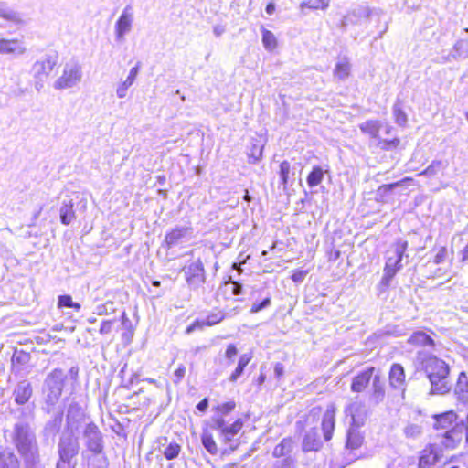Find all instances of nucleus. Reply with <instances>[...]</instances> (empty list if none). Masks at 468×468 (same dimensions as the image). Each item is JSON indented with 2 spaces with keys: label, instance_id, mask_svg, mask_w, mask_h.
I'll return each mask as SVG.
<instances>
[{
  "label": "nucleus",
  "instance_id": "obj_46",
  "mask_svg": "<svg viewBox=\"0 0 468 468\" xmlns=\"http://www.w3.org/2000/svg\"><path fill=\"white\" fill-rule=\"evenodd\" d=\"M223 289L225 292H231L232 295H239L242 292V285L238 282L232 281L231 277H229L228 282H225Z\"/></svg>",
  "mask_w": 468,
  "mask_h": 468
},
{
  "label": "nucleus",
  "instance_id": "obj_31",
  "mask_svg": "<svg viewBox=\"0 0 468 468\" xmlns=\"http://www.w3.org/2000/svg\"><path fill=\"white\" fill-rule=\"evenodd\" d=\"M381 127L382 124L380 121L378 120H368L359 124L360 131L374 139L379 138V131Z\"/></svg>",
  "mask_w": 468,
  "mask_h": 468
},
{
  "label": "nucleus",
  "instance_id": "obj_16",
  "mask_svg": "<svg viewBox=\"0 0 468 468\" xmlns=\"http://www.w3.org/2000/svg\"><path fill=\"white\" fill-rule=\"evenodd\" d=\"M27 48L22 39L13 38L5 39L0 38V54L1 55H12L14 57H19L25 54Z\"/></svg>",
  "mask_w": 468,
  "mask_h": 468
},
{
  "label": "nucleus",
  "instance_id": "obj_28",
  "mask_svg": "<svg viewBox=\"0 0 468 468\" xmlns=\"http://www.w3.org/2000/svg\"><path fill=\"white\" fill-rule=\"evenodd\" d=\"M359 427L351 425L347 431L346 447L350 450L358 449L364 441V438L358 430Z\"/></svg>",
  "mask_w": 468,
  "mask_h": 468
},
{
  "label": "nucleus",
  "instance_id": "obj_38",
  "mask_svg": "<svg viewBox=\"0 0 468 468\" xmlns=\"http://www.w3.org/2000/svg\"><path fill=\"white\" fill-rule=\"evenodd\" d=\"M324 170L320 166H314L307 176V183L310 187L318 186L324 178Z\"/></svg>",
  "mask_w": 468,
  "mask_h": 468
},
{
  "label": "nucleus",
  "instance_id": "obj_32",
  "mask_svg": "<svg viewBox=\"0 0 468 468\" xmlns=\"http://www.w3.org/2000/svg\"><path fill=\"white\" fill-rule=\"evenodd\" d=\"M133 8L131 5H127L119 19L116 22L115 29H128L133 23Z\"/></svg>",
  "mask_w": 468,
  "mask_h": 468
},
{
  "label": "nucleus",
  "instance_id": "obj_55",
  "mask_svg": "<svg viewBox=\"0 0 468 468\" xmlns=\"http://www.w3.org/2000/svg\"><path fill=\"white\" fill-rule=\"evenodd\" d=\"M186 374V367L184 365H179L178 367L174 372L173 382L175 384H179L184 378Z\"/></svg>",
  "mask_w": 468,
  "mask_h": 468
},
{
  "label": "nucleus",
  "instance_id": "obj_42",
  "mask_svg": "<svg viewBox=\"0 0 468 468\" xmlns=\"http://www.w3.org/2000/svg\"><path fill=\"white\" fill-rule=\"evenodd\" d=\"M262 43L268 51H273L278 47V40L271 31H263Z\"/></svg>",
  "mask_w": 468,
  "mask_h": 468
},
{
  "label": "nucleus",
  "instance_id": "obj_40",
  "mask_svg": "<svg viewBox=\"0 0 468 468\" xmlns=\"http://www.w3.org/2000/svg\"><path fill=\"white\" fill-rule=\"evenodd\" d=\"M201 441L204 448L212 455L218 453V446L213 436L208 431H204L201 436Z\"/></svg>",
  "mask_w": 468,
  "mask_h": 468
},
{
  "label": "nucleus",
  "instance_id": "obj_56",
  "mask_svg": "<svg viewBox=\"0 0 468 468\" xmlns=\"http://www.w3.org/2000/svg\"><path fill=\"white\" fill-rule=\"evenodd\" d=\"M447 257V249L446 247L442 246L439 249L437 254L434 257L433 262L435 264H441L445 261Z\"/></svg>",
  "mask_w": 468,
  "mask_h": 468
},
{
  "label": "nucleus",
  "instance_id": "obj_29",
  "mask_svg": "<svg viewBox=\"0 0 468 468\" xmlns=\"http://www.w3.org/2000/svg\"><path fill=\"white\" fill-rule=\"evenodd\" d=\"M350 71V59L346 56L339 57L334 69L335 78L341 80H346L349 76Z\"/></svg>",
  "mask_w": 468,
  "mask_h": 468
},
{
  "label": "nucleus",
  "instance_id": "obj_48",
  "mask_svg": "<svg viewBox=\"0 0 468 468\" xmlns=\"http://www.w3.org/2000/svg\"><path fill=\"white\" fill-rule=\"evenodd\" d=\"M181 447L177 443L173 442L165 448L163 453L167 460H173L178 456Z\"/></svg>",
  "mask_w": 468,
  "mask_h": 468
},
{
  "label": "nucleus",
  "instance_id": "obj_35",
  "mask_svg": "<svg viewBox=\"0 0 468 468\" xmlns=\"http://www.w3.org/2000/svg\"><path fill=\"white\" fill-rule=\"evenodd\" d=\"M448 166V161L446 160H433L430 165L427 166L426 169H424L420 176H434L437 175L440 171L446 169Z\"/></svg>",
  "mask_w": 468,
  "mask_h": 468
},
{
  "label": "nucleus",
  "instance_id": "obj_21",
  "mask_svg": "<svg viewBox=\"0 0 468 468\" xmlns=\"http://www.w3.org/2000/svg\"><path fill=\"white\" fill-rule=\"evenodd\" d=\"M33 389L28 380L19 381L13 390L15 402L18 405L26 404L32 397Z\"/></svg>",
  "mask_w": 468,
  "mask_h": 468
},
{
  "label": "nucleus",
  "instance_id": "obj_47",
  "mask_svg": "<svg viewBox=\"0 0 468 468\" xmlns=\"http://www.w3.org/2000/svg\"><path fill=\"white\" fill-rule=\"evenodd\" d=\"M224 318H225V314L221 311H218V312L209 314L206 317V319L202 322V324L204 325L211 326V325H215V324L220 323Z\"/></svg>",
  "mask_w": 468,
  "mask_h": 468
},
{
  "label": "nucleus",
  "instance_id": "obj_14",
  "mask_svg": "<svg viewBox=\"0 0 468 468\" xmlns=\"http://www.w3.org/2000/svg\"><path fill=\"white\" fill-rule=\"evenodd\" d=\"M386 396L385 379L378 372L373 378L371 388L368 391V403L372 406H378L384 401Z\"/></svg>",
  "mask_w": 468,
  "mask_h": 468
},
{
  "label": "nucleus",
  "instance_id": "obj_52",
  "mask_svg": "<svg viewBox=\"0 0 468 468\" xmlns=\"http://www.w3.org/2000/svg\"><path fill=\"white\" fill-rule=\"evenodd\" d=\"M226 423L222 415L218 414L214 416L212 419L211 428L214 430L220 431L221 434L223 433L224 429H226Z\"/></svg>",
  "mask_w": 468,
  "mask_h": 468
},
{
  "label": "nucleus",
  "instance_id": "obj_5",
  "mask_svg": "<svg viewBox=\"0 0 468 468\" xmlns=\"http://www.w3.org/2000/svg\"><path fill=\"white\" fill-rule=\"evenodd\" d=\"M58 62V54L52 50L32 65L31 73L35 79V88L37 91L43 88V81L48 79Z\"/></svg>",
  "mask_w": 468,
  "mask_h": 468
},
{
  "label": "nucleus",
  "instance_id": "obj_43",
  "mask_svg": "<svg viewBox=\"0 0 468 468\" xmlns=\"http://www.w3.org/2000/svg\"><path fill=\"white\" fill-rule=\"evenodd\" d=\"M404 435L409 439H416L422 433V427L419 424L409 423L403 429Z\"/></svg>",
  "mask_w": 468,
  "mask_h": 468
},
{
  "label": "nucleus",
  "instance_id": "obj_61",
  "mask_svg": "<svg viewBox=\"0 0 468 468\" xmlns=\"http://www.w3.org/2000/svg\"><path fill=\"white\" fill-rule=\"evenodd\" d=\"M72 298L69 295H61L58 297V307H70L72 305Z\"/></svg>",
  "mask_w": 468,
  "mask_h": 468
},
{
  "label": "nucleus",
  "instance_id": "obj_22",
  "mask_svg": "<svg viewBox=\"0 0 468 468\" xmlns=\"http://www.w3.org/2000/svg\"><path fill=\"white\" fill-rule=\"evenodd\" d=\"M322 446V441L320 439L318 430L315 427H312L311 430L306 431L304 434L302 449L303 452L318 451Z\"/></svg>",
  "mask_w": 468,
  "mask_h": 468
},
{
  "label": "nucleus",
  "instance_id": "obj_58",
  "mask_svg": "<svg viewBox=\"0 0 468 468\" xmlns=\"http://www.w3.org/2000/svg\"><path fill=\"white\" fill-rule=\"evenodd\" d=\"M114 322H115V320H104V321H102V323L101 324V328H100V333L101 335L110 334L112 332V329Z\"/></svg>",
  "mask_w": 468,
  "mask_h": 468
},
{
  "label": "nucleus",
  "instance_id": "obj_63",
  "mask_svg": "<svg viewBox=\"0 0 468 468\" xmlns=\"http://www.w3.org/2000/svg\"><path fill=\"white\" fill-rule=\"evenodd\" d=\"M284 374V367L281 363H276L274 366V375L277 378H280Z\"/></svg>",
  "mask_w": 468,
  "mask_h": 468
},
{
  "label": "nucleus",
  "instance_id": "obj_44",
  "mask_svg": "<svg viewBox=\"0 0 468 468\" xmlns=\"http://www.w3.org/2000/svg\"><path fill=\"white\" fill-rule=\"evenodd\" d=\"M11 361L14 367L16 366H24L30 361V355L24 351H15Z\"/></svg>",
  "mask_w": 468,
  "mask_h": 468
},
{
  "label": "nucleus",
  "instance_id": "obj_45",
  "mask_svg": "<svg viewBox=\"0 0 468 468\" xmlns=\"http://www.w3.org/2000/svg\"><path fill=\"white\" fill-rule=\"evenodd\" d=\"M63 420V412L59 410L54 418L46 424V430L51 431L52 432H58L60 429Z\"/></svg>",
  "mask_w": 468,
  "mask_h": 468
},
{
  "label": "nucleus",
  "instance_id": "obj_25",
  "mask_svg": "<svg viewBox=\"0 0 468 468\" xmlns=\"http://www.w3.org/2000/svg\"><path fill=\"white\" fill-rule=\"evenodd\" d=\"M21 462L10 449H0V468H20Z\"/></svg>",
  "mask_w": 468,
  "mask_h": 468
},
{
  "label": "nucleus",
  "instance_id": "obj_18",
  "mask_svg": "<svg viewBox=\"0 0 468 468\" xmlns=\"http://www.w3.org/2000/svg\"><path fill=\"white\" fill-rule=\"evenodd\" d=\"M406 375L404 367L398 363L391 366L389 370V385L392 388L400 390L402 393L406 390Z\"/></svg>",
  "mask_w": 468,
  "mask_h": 468
},
{
  "label": "nucleus",
  "instance_id": "obj_33",
  "mask_svg": "<svg viewBox=\"0 0 468 468\" xmlns=\"http://www.w3.org/2000/svg\"><path fill=\"white\" fill-rule=\"evenodd\" d=\"M330 0H305L300 4V11L303 15L308 13V10H324L329 6Z\"/></svg>",
  "mask_w": 468,
  "mask_h": 468
},
{
  "label": "nucleus",
  "instance_id": "obj_7",
  "mask_svg": "<svg viewBox=\"0 0 468 468\" xmlns=\"http://www.w3.org/2000/svg\"><path fill=\"white\" fill-rule=\"evenodd\" d=\"M82 78V69L79 63L69 62L64 67L62 75L54 82V89L66 90L76 86Z\"/></svg>",
  "mask_w": 468,
  "mask_h": 468
},
{
  "label": "nucleus",
  "instance_id": "obj_10",
  "mask_svg": "<svg viewBox=\"0 0 468 468\" xmlns=\"http://www.w3.org/2000/svg\"><path fill=\"white\" fill-rule=\"evenodd\" d=\"M85 412L82 407L75 401L69 403L66 414V426L64 430L78 431L84 421Z\"/></svg>",
  "mask_w": 468,
  "mask_h": 468
},
{
  "label": "nucleus",
  "instance_id": "obj_19",
  "mask_svg": "<svg viewBox=\"0 0 468 468\" xmlns=\"http://www.w3.org/2000/svg\"><path fill=\"white\" fill-rule=\"evenodd\" d=\"M322 414V409L320 407L312 408L307 414L301 415L299 420L296 422L298 430H305L312 427H315L317 429V424L320 420V416Z\"/></svg>",
  "mask_w": 468,
  "mask_h": 468
},
{
  "label": "nucleus",
  "instance_id": "obj_51",
  "mask_svg": "<svg viewBox=\"0 0 468 468\" xmlns=\"http://www.w3.org/2000/svg\"><path fill=\"white\" fill-rule=\"evenodd\" d=\"M290 169L291 165L287 161H283L280 165V178L284 186L287 184Z\"/></svg>",
  "mask_w": 468,
  "mask_h": 468
},
{
  "label": "nucleus",
  "instance_id": "obj_49",
  "mask_svg": "<svg viewBox=\"0 0 468 468\" xmlns=\"http://www.w3.org/2000/svg\"><path fill=\"white\" fill-rule=\"evenodd\" d=\"M271 305V297L268 295L262 299V301L258 302L255 301L250 308V313L255 314L258 313Z\"/></svg>",
  "mask_w": 468,
  "mask_h": 468
},
{
  "label": "nucleus",
  "instance_id": "obj_57",
  "mask_svg": "<svg viewBox=\"0 0 468 468\" xmlns=\"http://www.w3.org/2000/svg\"><path fill=\"white\" fill-rule=\"evenodd\" d=\"M76 461L58 458L56 463V468H76Z\"/></svg>",
  "mask_w": 468,
  "mask_h": 468
},
{
  "label": "nucleus",
  "instance_id": "obj_12",
  "mask_svg": "<svg viewBox=\"0 0 468 468\" xmlns=\"http://www.w3.org/2000/svg\"><path fill=\"white\" fill-rule=\"evenodd\" d=\"M192 238V229L189 227L176 226L165 234V242L168 249L176 247L183 242L189 241Z\"/></svg>",
  "mask_w": 468,
  "mask_h": 468
},
{
  "label": "nucleus",
  "instance_id": "obj_6",
  "mask_svg": "<svg viewBox=\"0 0 468 468\" xmlns=\"http://www.w3.org/2000/svg\"><path fill=\"white\" fill-rule=\"evenodd\" d=\"M77 431L64 430L59 437L58 442V458L75 461L78 456L80 444Z\"/></svg>",
  "mask_w": 468,
  "mask_h": 468
},
{
  "label": "nucleus",
  "instance_id": "obj_2",
  "mask_svg": "<svg viewBox=\"0 0 468 468\" xmlns=\"http://www.w3.org/2000/svg\"><path fill=\"white\" fill-rule=\"evenodd\" d=\"M11 442L23 458L27 467H34L40 461L39 448L36 434L26 421L15 423L10 433Z\"/></svg>",
  "mask_w": 468,
  "mask_h": 468
},
{
  "label": "nucleus",
  "instance_id": "obj_59",
  "mask_svg": "<svg viewBox=\"0 0 468 468\" xmlns=\"http://www.w3.org/2000/svg\"><path fill=\"white\" fill-rule=\"evenodd\" d=\"M381 148L384 150H389L392 148H396L399 144V140L398 138L392 140H382L380 142Z\"/></svg>",
  "mask_w": 468,
  "mask_h": 468
},
{
  "label": "nucleus",
  "instance_id": "obj_50",
  "mask_svg": "<svg viewBox=\"0 0 468 468\" xmlns=\"http://www.w3.org/2000/svg\"><path fill=\"white\" fill-rule=\"evenodd\" d=\"M114 311V303L111 301L106 302L103 304L97 305L95 308V314L98 315H106Z\"/></svg>",
  "mask_w": 468,
  "mask_h": 468
},
{
  "label": "nucleus",
  "instance_id": "obj_24",
  "mask_svg": "<svg viewBox=\"0 0 468 468\" xmlns=\"http://www.w3.org/2000/svg\"><path fill=\"white\" fill-rule=\"evenodd\" d=\"M454 395L458 402L463 406H468V377L463 371L459 374L454 388Z\"/></svg>",
  "mask_w": 468,
  "mask_h": 468
},
{
  "label": "nucleus",
  "instance_id": "obj_26",
  "mask_svg": "<svg viewBox=\"0 0 468 468\" xmlns=\"http://www.w3.org/2000/svg\"><path fill=\"white\" fill-rule=\"evenodd\" d=\"M74 205L72 198L63 200L59 209L60 221L63 225H69L76 219Z\"/></svg>",
  "mask_w": 468,
  "mask_h": 468
},
{
  "label": "nucleus",
  "instance_id": "obj_39",
  "mask_svg": "<svg viewBox=\"0 0 468 468\" xmlns=\"http://www.w3.org/2000/svg\"><path fill=\"white\" fill-rule=\"evenodd\" d=\"M243 422L240 419L235 420L230 426H227L221 434L226 441H231V439L241 430Z\"/></svg>",
  "mask_w": 468,
  "mask_h": 468
},
{
  "label": "nucleus",
  "instance_id": "obj_23",
  "mask_svg": "<svg viewBox=\"0 0 468 468\" xmlns=\"http://www.w3.org/2000/svg\"><path fill=\"white\" fill-rule=\"evenodd\" d=\"M335 409L333 405L329 406L324 413L322 420V430L324 432V438L326 441H330L335 430Z\"/></svg>",
  "mask_w": 468,
  "mask_h": 468
},
{
  "label": "nucleus",
  "instance_id": "obj_53",
  "mask_svg": "<svg viewBox=\"0 0 468 468\" xmlns=\"http://www.w3.org/2000/svg\"><path fill=\"white\" fill-rule=\"evenodd\" d=\"M238 354V349L235 345L229 344L225 351V357L228 360L227 365L229 366L234 362V358Z\"/></svg>",
  "mask_w": 468,
  "mask_h": 468
},
{
  "label": "nucleus",
  "instance_id": "obj_36",
  "mask_svg": "<svg viewBox=\"0 0 468 468\" xmlns=\"http://www.w3.org/2000/svg\"><path fill=\"white\" fill-rule=\"evenodd\" d=\"M402 182L403 181H398L391 184L381 185L376 192L377 199L382 202L387 201V198L389 197L391 192L398 186H401Z\"/></svg>",
  "mask_w": 468,
  "mask_h": 468
},
{
  "label": "nucleus",
  "instance_id": "obj_15",
  "mask_svg": "<svg viewBox=\"0 0 468 468\" xmlns=\"http://www.w3.org/2000/svg\"><path fill=\"white\" fill-rule=\"evenodd\" d=\"M378 372L374 367L366 369L356 375L351 382L350 389L352 392L361 393L366 390L370 381H373L375 374Z\"/></svg>",
  "mask_w": 468,
  "mask_h": 468
},
{
  "label": "nucleus",
  "instance_id": "obj_20",
  "mask_svg": "<svg viewBox=\"0 0 468 468\" xmlns=\"http://www.w3.org/2000/svg\"><path fill=\"white\" fill-rule=\"evenodd\" d=\"M346 411L352 419V425L356 427L364 425L367 412L363 402L358 400L353 401L347 406Z\"/></svg>",
  "mask_w": 468,
  "mask_h": 468
},
{
  "label": "nucleus",
  "instance_id": "obj_27",
  "mask_svg": "<svg viewBox=\"0 0 468 468\" xmlns=\"http://www.w3.org/2000/svg\"><path fill=\"white\" fill-rule=\"evenodd\" d=\"M265 139L262 136L253 137L249 147L248 156L251 163L258 162L262 156Z\"/></svg>",
  "mask_w": 468,
  "mask_h": 468
},
{
  "label": "nucleus",
  "instance_id": "obj_11",
  "mask_svg": "<svg viewBox=\"0 0 468 468\" xmlns=\"http://www.w3.org/2000/svg\"><path fill=\"white\" fill-rule=\"evenodd\" d=\"M0 17L10 26L26 27L30 21L27 14L14 10L5 2H0Z\"/></svg>",
  "mask_w": 468,
  "mask_h": 468
},
{
  "label": "nucleus",
  "instance_id": "obj_54",
  "mask_svg": "<svg viewBox=\"0 0 468 468\" xmlns=\"http://www.w3.org/2000/svg\"><path fill=\"white\" fill-rule=\"evenodd\" d=\"M236 404L234 401H228L221 405H218L216 410L218 412V414L225 416L229 414L230 411H232L235 408Z\"/></svg>",
  "mask_w": 468,
  "mask_h": 468
},
{
  "label": "nucleus",
  "instance_id": "obj_13",
  "mask_svg": "<svg viewBox=\"0 0 468 468\" xmlns=\"http://www.w3.org/2000/svg\"><path fill=\"white\" fill-rule=\"evenodd\" d=\"M442 456V449L436 443L429 444L420 452L419 468H431Z\"/></svg>",
  "mask_w": 468,
  "mask_h": 468
},
{
  "label": "nucleus",
  "instance_id": "obj_4",
  "mask_svg": "<svg viewBox=\"0 0 468 468\" xmlns=\"http://www.w3.org/2000/svg\"><path fill=\"white\" fill-rule=\"evenodd\" d=\"M408 249V241L401 239L390 245L386 253V263L384 267V274L381 278L380 284L388 287L391 280L397 272L403 267L402 260ZM408 257V255H406Z\"/></svg>",
  "mask_w": 468,
  "mask_h": 468
},
{
  "label": "nucleus",
  "instance_id": "obj_62",
  "mask_svg": "<svg viewBox=\"0 0 468 468\" xmlns=\"http://www.w3.org/2000/svg\"><path fill=\"white\" fill-rule=\"evenodd\" d=\"M309 270H297L294 271V282H300L308 273Z\"/></svg>",
  "mask_w": 468,
  "mask_h": 468
},
{
  "label": "nucleus",
  "instance_id": "obj_60",
  "mask_svg": "<svg viewBox=\"0 0 468 468\" xmlns=\"http://www.w3.org/2000/svg\"><path fill=\"white\" fill-rule=\"evenodd\" d=\"M128 86L124 82H120L116 88V95L119 99H123L127 95Z\"/></svg>",
  "mask_w": 468,
  "mask_h": 468
},
{
  "label": "nucleus",
  "instance_id": "obj_41",
  "mask_svg": "<svg viewBox=\"0 0 468 468\" xmlns=\"http://www.w3.org/2000/svg\"><path fill=\"white\" fill-rule=\"evenodd\" d=\"M452 56L455 58H465L468 56V41L458 40L453 47Z\"/></svg>",
  "mask_w": 468,
  "mask_h": 468
},
{
  "label": "nucleus",
  "instance_id": "obj_34",
  "mask_svg": "<svg viewBox=\"0 0 468 468\" xmlns=\"http://www.w3.org/2000/svg\"><path fill=\"white\" fill-rule=\"evenodd\" d=\"M252 356L250 354H243L239 356L238 365L232 374L229 376V380L230 382H236L238 378L243 374L244 368L251 360Z\"/></svg>",
  "mask_w": 468,
  "mask_h": 468
},
{
  "label": "nucleus",
  "instance_id": "obj_8",
  "mask_svg": "<svg viewBox=\"0 0 468 468\" xmlns=\"http://www.w3.org/2000/svg\"><path fill=\"white\" fill-rule=\"evenodd\" d=\"M83 438L88 451L95 455L102 452L103 436L99 427L94 422L88 423L83 430Z\"/></svg>",
  "mask_w": 468,
  "mask_h": 468
},
{
  "label": "nucleus",
  "instance_id": "obj_37",
  "mask_svg": "<svg viewBox=\"0 0 468 468\" xmlns=\"http://www.w3.org/2000/svg\"><path fill=\"white\" fill-rule=\"evenodd\" d=\"M392 112L395 118V122L401 127H405L408 122V116L402 110L400 102L397 101L392 108Z\"/></svg>",
  "mask_w": 468,
  "mask_h": 468
},
{
  "label": "nucleus",
  "instance_id": "obj_64",
  "mask_svg": "<svg viewBox=\"0 0 468 468\" xmlns=\"http://www.w3.org/2000/svg\"><path fill=\"white\" fill-rule=\"evenodd\" d=\"M122 325L124 329H132V322L125 312L122 314Z\"/></svg>",
  "mask_w": 468,
  "mask_h": 468
},
{
  "label": "nucleus",
  "instance_id": "obj_3",
  "mask_svg": "<svg viewBox=\"0 0 468 468\" xmlns=\"http://www.w3.org/2000/svg\"><path fill=\"white\" fill-rule=\"evenodd\" d=\"M67 376L60 368H55L48 373L44 381V406L47 413H51L55 405L58 402L65 386Z\"/></svg>",
  "mask_w": 468,
  "mask_h": 468
},
{
  "label": "nucleus",
  "instance_id": "obj_1",
  "mask_svg": "<svg viewBox=\"0 0 468 468\" xmlns=\"http://www.w3.org/2000/svg\"><path fill=\"white\" fill-rule=\"evenodd\" d=\"M414 364L417 371L426 375L432 394L443 395L451 390L450 367L444 360L428 352L418 351Z\"/></svg>",
  "mask_w": 468,
  "mask_h": 468
},
{
  "label": "nucleus",
  "instance_id": "obj_30",
  "mask_svg": "<svg viewBox=\"0 0 468 468\" xmlns=\"http://www.w3.org/2000/svg\"><path fill=\"white\" fill-rule=\"evenodd\" d=\"M408 342L411 345L424 346V347H426V346L433 347L435 346V342L431 338V336L423 331L414 332L410 336Z\"/></svg>",
  "mask_w": 468,
  "mask_h": 468
},
{
  "label": "nucleus",
  "instance_id": "obj_17",
  "mask_svg": "<svg viewBox=\"0 0 468 468\" xmlns=\"http://www.w3.org/2000/svg\"><path fill=\"white\" fill-rule=\"evenodd\" d=\"M432 418L434 420L433 429L437 431H448L453 428L455 424L460 423V421H457L458 416L453 410L435 414Z\"/></svg>",
  "mask_w": 468,
  "mask_h": 468
},
{
  "label": "nucleus",
  "instance_id": "obj_9",
  "mask_svg": "<svg viewBox=\"0 0 468 468\" xmlns=\"http://www.w3.org/2000/svg\"><path fill=\"white\" fill-rule=\"evenodd\" d=\"M186 281L188 286L196 290L206 282V271L200 259L191 262L183 268Z\"/></svg>",
  "mask_w": 468,
  "mask_h": 468
}]
</instances>
